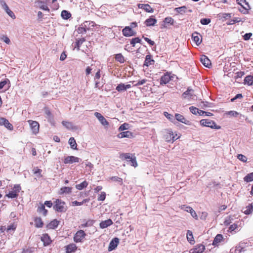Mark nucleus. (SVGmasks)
I'll list each match as a JSON object with an SVG mask.
<instances>
[{"label": "nucleus", "instance_id": "nucleus-30", "mask_svg": "<svg viewBox=\"0 0 253 253\" xmlns=\"http://www.w3.org/2000/svg\"><path fill=\"white\" fill-rule=\"evenodd\" d=\"M95 24L92 21H86L83 23V26L85 27L87 30L94 27Z\"/></svg>", "mask_w": 253, "mask_h": 253}, {"label": "nucleus", "instance_id": "nucleus-15", "mask_svg": "<svg viewBox=\"0 0 253 253\" xmlns=\"http://www.w3.org/2000/svg\"><path fill=\"white\" fill-rule=\"evenodd\" d=\"M119 243V240L118 238H115L113 239L109 244L108 251H112L114 250L117 247Z\"/></svg>", "mask_w": 253, "mask_h": 253}, {"label": "nucleus", "instance_id": "nucleus-24", "mask_svg": "<svg viewBox=\"0 0 253 253\" xmlns=\"http://www.w3.org/2000/svg\"><path fill=\"white\" fill-rule=\"evenodd\" d=\"M113 224V221L111 219H108L107 220L102 221L100 223V227L102 229L105 228Z\"/></svg>", "mask_w": 253, "mask_h": 253}, {"label": "nucleus", "instance_id": "nucleus-46", "mask_svg": "<svg viewBox=\"0 0 253 253\" xmlns=\"http://www.w3.org/2000/svg\"><path fill=\"white\" fill-rule=\"evenodd\" d=\"M8 84L7 89L9 87L10 81L8 79H6L4 81L0 82V89H2L5 85Z\"/></svg>", "mask_w": 253, "mask_h": 253}, {"label": "nucleus", "instance_id": "nucleus-21", "mask_svg": "<svg viewBox=\"0 0 253 253\" xmlns=\"http://www.w3.org/2000/svg\"><path fill=\"white\" fill-rule=\"evenodd\" d=\"M138 7L145 10L146 12L152 13L153 9L148 4H139Z\"/></svg>", "mask_w": 253, "mask_h": 253}, {"label": "nucleus", "instance_id": "nucleus-28", "mask_svg": "<svg viewBox=\"0 0 253 253\" xmlns=\"http://www.w3.org/2000/svg\"><path fill=\"white\" fill-rule=\"evenodd\" d=\"M154 64V60L151 59L150 55H146L145 57L144 66H149Z\"/></svg>", "mask_w": 253, "mask_h": 253}, {"label": "nucleus", "instance_id": "nucleus-22", "mask_svg": "<svg viewBox=\"0 0 253 253\" xmlns=\"http://www.w3.org/2000/svg\"><path fill=\"white\" fill-rule=\"evenodd\" d=\"M117 136L119 138H123L125 137L131 138L133 136V135L132 132L130 131H126L120 132Z\"/></svg>", "mask_w": 253, "mask_h": 253}, {"label": "nucleus", "instance_id": "nucleus-42", "mask_svg": "<svg viewBox=\"0 0 253 253\" xmlns=\"http://www.w3.org/2000/svg\"><path fill=\"white\" fill-rule=\"evenodd\" d=\"M244 180L247 182H250L253 181V172L248 174L244 177Z\"/></svg>", "mask_w": 253, "mask_h": 253}, {"label": "nucleus", "instance_id": "nucleus-7", "mask_svg": "<svg viewBox=\"0 0 253 253\" xmlns=\"http://www.w3.org/2000/svg\"><path fill=\"white\" fill-rule=\"evenodd\" d=\"M94 115L102 126H108L109 125V122L100 113L95 112Z\"/></svg>", "mask_w": 253, "mask_h": 253}, {"label": "nucleus", "instance_id": "nucleus-49", "mask_svg": "<svg viewBox=\"0 0 253 253\" xmlns=\"http://www.w3.org/2000/svg\"><path fill=\"white\" fill-rule=\"evenodd\" d=\"M0 39L3 41L4 42L7 44H9L10 42V41L8 37L4 35H0Z\"/></svg>", "mask_w": 253, "mask_h": 253}, {"label": "nucleus", "instance_id": "nucleus-44", "mask_svg": "<svg viewBox=\"0 0 253 253\" xmlns=\"http://www.w3.org/2000/svg\"><path fill=\"white\" fill-rule=\"evenodd\" d=\"M186 9H187V7L185 6H183L181 7H177V8H175V10L177 12H178L181 14H182L185 13L186 12Z\"/></svg>", "mask_w": 253, "mask_h": 253}, {"label": "nucleus", "instance_id": "nucleus-33", "mask_svg": "<svg viewBox=\"0 0 253 253\" xmlns=\"http://www.w3.org/2000/svg\"><path fill=\"white\" fill-rule=\"evenodd\" d=\"M16 225L14 223L11 224L6 227V232L12 234L16 229Z\"/></svg>", "mask_w": 253, "mask_h": 253}, {"label": "nucleus", "instance_id": "nucleus-34", "mask_svg": "<svg viewBox=\"0 0 253 253\" xmlns=\"http://www.w3.org/2000/svg\"><path fill=\"white\" fill-rule=\"evenodd\" d=\"M244 83L249 85H252L253 84V75L246 76L244 79Z\"/></svg>", "mask_w": 253, "mask_h": 253}, {"label": "nucleus", "instance_id": "nucleus-57", "mask_svg": "<svg viewBox=\"0 0 253 253\" xmlns=\"http://www.w3.org/2000/svg\"><path fill=\"white\" fill-rule=\"evenodd\" d=\"M84 41H85L84 39L83 38V39H80V40H78L76 42V47L77 48L78 50L80 49V47L81 45L82 44V43Z\"/></svg>", "mask_w": 253, "mask_h": 253}, {"label": "nucleus", "instance_id": "nucleus-19", "mask_svg": "<svg viewBox=\"0 0 253 253\" xmlns=\"http://www.w3.org/2000/svg\"><path fill=\"white\" fill-rule=\"evenodd\" d=\"M171 80V77L168 74H165L160 79L161 84H166Z\"/></svg>", "mask_w": 253, "mask_h": 253}, {"label": "nucleus", "instance_id": "nucleus-12", "mask_svg": "<svg viewBox=\"0 0 253 253\" xmlns=\"http://www.w3.org/2000/svg\"><path fill=\"white\" fill-rule=\"evenodd\" d=\"M182 96L184 98L188 100L193 99L195 96L193 90L189 88L182 94Z\"/></svg>", "mask_w": 253, "mask_h": 253}, {"label": "nucleus", "instance_id": "nucleus-64", "mask_svg": "<svg viewBox=\"0 0 253 253\" xmlns=\"http://www.w3.org/2000/svg\"><path fill=\"white\" fill-rule=\"evenodd\" d=\"M128 125L126 123H124L119 128V131H123L127 129V126Z\"/></svg>", "mask_w": 253, "mask_h": 253}, {"label": "nucleus", "instance_id": "nucleus-29", "mask_svg": "<svg viewBox=\"0 0 253 253\" xmlns=\"http://www.w3.org/2000/svg\"><path fill=\"white\" fill-rule=\"evenodd\" d=\"M133 157H134V155L130 153H122L120 154V158L122 160H126L129 162Z\"/></svg>", "mask_w": 253, "mask_h": 253}, {"label": "nucleus", "instance_id": "nucleus-45", "mask_svg": "<svg viewBox=\"0 0 253 253\" xmlns=\"http://www.w3.org/2000/svg\"><path fill=\"white\" fill-rule=\"evenodd\" d=\"M71 16V14L66 10H63L61 12V17L64 19H68Z\"/></svg>", "mask_w": 253, "mask_h": 253}, {"label": "nucleus", "instance_id": "nucleus-6", "mask_svg": "<svg viewBox=\"0 0 253 253\" xmlns=\"http://www.w3.org/2000/svg\"><path fill=\"white\" fill-rule=\"evenodd\" d=\"M28 123L30 126L31 129L33 133L35 134H37L39 131L40 125L36 121L29 120Z\"/></svg>", "mask_w": 253, "mask_h": 253}, {"label": "nucleus", "instance_id": "nucleus-37", "mask_svg": "<svg viewBox=\"0 0 253 253\" xmlns=\"http://www.w3.org/2000/svg\"><path fill=\"white\" fill-rule=\"evenodd\" d=\"M37 211L39 212L42 213L44 215H46L47 212V211L45 209L44 205L42 204H41L39 207Z\"/></svg>", "mask_w": 253, "mask_h": 253}, {"label": "nucleus", "instance_id": "nucleus-52", "mask_svg": "<svg viewBox=\"0 0 253 253\" xmlns=\"http://www.w3.org/2000/svg\"><path fill=\"white\" fill-rule=\"evenodd\" d=\"M93 223L94 221L93 220H88L85 223L82 224L81 226L82 227L91 226L93 225Z\"/></svg>", "mask_w": 253, "mask_h": 253}, {"label": "nucleus", "instance_id": "nucleus-62", "mask_svg": "<svg viewBox=\"0 0 253 253\" xmlns=\"http://www.w3.org/2000/svg\"><path fill=\"white\" fill-rule=\"evenodd\" d=\"M164 22L166 24H170L172 25L173 22V19L170 17H168L165 19Z\"/></svg>", "mask_w": 253, "mask_h": 253}, {"label": "nucleus", "instance_id": "nucleus-17", "mask_svg": "<svg viewBox=\"0 0 253 253\" xmlns=\"http://www.w3.org/2000/svg\"><path fill=\"white\" fill-rule=\"evenodd\" d=\"M131 87V85L130 84H119L116 89L119 92H122L123 91L126 90L127 89L130 88Z\"/></svg>", "mask_w": 253, "mask_h": 253}, {"label": "nucleus", "instance_id": "nucleus-3", "mask_svg": "<svg viewBox=\"0 0 253 253\" xmlns=\"http://www.w3.org/2000/svg\"><path fill=\"white\" fill-rule=\"evenodd\" d=\"M65 202H62L59 199H57L55 202V205L54 206V209L58 212H64L66 210L65 208Z\"/></svg>", "mask_w": 253, "mask_h": 253}, {"label": "nucleus", "instance_id": "nucleus-1", "mask_svg": "<svg viewBox=\"0 0 253 253\" xmlns=\"http://www.w3.org/2000/svg\"><path fill=\"white\" fill-rule=\"evenodd\" d=\"M21 190V187L19 184H15L14 185L12 190L6 195V196L10 198H15L17 197L18 193Z\"/></svg>", "mask_w": 253, "mask_h": 253}, {"label": "nucleus", "instance_id": "nucleus-14", "mask_svg": "<svg viewBox=\"0 0 253 253\" xmlns=\"http://www.w3.org/2000/svg\"><path fill=\"white\" fill-rule=\"evenodd\" d=\"M200 61L201 63L206 67L210 68V67L211 66V61L206 55H202L200 58Z\"/></svg>", "mask_w": 253, "mask_h": 253}, {"label": "nucleus", "instance_id": "nucleus-63", "mask_svg": "<svg viewBox=\"0 0 253 253\" xmlns=\"http://www.w3.org/2000/svg\"><path fill=\"white\" fill-rule=\"evenodd\" d=\"M105 198H106V194L105 192H102L101 193V194L98 196V200L102 201L105 199Z\"/></svg>", "mask_w": 253, "mask_h": 253}, {"label": "nucleus", "instance_id": "nucleus-39", "mask_svg": "<svg viewBox=\"0 0 253 253\" xmlns=\"http://www.w3.org/2000/svg\"><path fill=\"white\" fill-rule=\"evenodd\" d=\"M69 143L73 149H77V143L74 137H71L69 140Z\"/></svg>", "mask_w": 253, "mask_h": 253}, {"label": "nucleus", "instance_id": "nucleus-41", "mask_svg": "<svg viewBox=\"0 0 253 253\" xmlns=\"http://www.w3.org/2000/svg\"><path fill=\"white\" fill-rule=\"evenodd\" d=\"M187 240L190 243V244H193L194 241L193 240V236L192 234V232L190 230L187 231Z\"/></svg>", "mask_w": 253, "mask_h": 253}, {"label": "nucleus", "instance_id": "nucleus-31", "mask_svg": "<svg viewBox=\"0 0 253 253\" xmlns=\"http://www.w3.org/2000/svg\"><path fill=\"white\" fill-rule=\"evenodd\" d=\"M59 221L56 219H54L51 221L47 226V228L49 229H54L56 228L58 224Z\"/></svg>", "mask_w": 253, "mask_h": 253}, {"label": "nucleus", "instance_id": "nucleus-58", "mask_svg": "<svg viewBox=\"0 0 253 253\" xmlns=\"http://www.w3.org/2000/svg\"><path fill=\"white\" fill-rule=\"evenodd\" d=\"M200 22L202 25H208L211 22V19L209 18H203L201 19Z\"/></svg>", "mask_w": 253, "mask_h": 253}, {"label": "nucleus", "instance_id": "nucleus-20", "mask_svg": "<svg viewBox=\"0 0 253 253\" xmlns=\"http://www.w3.org/2000/svg\"><path fill=\"white\" fill-rule=\"evenodd\" d=\"M192 39L197 45H199L202 42L201 36L199 35L198 33H194L192 34Z\"/></svg>", "mask_w": 253, "mask_h": 253}, {"label": "nucleus", "instance_id": "nucleus-56", "mask_svg": "<svg viewBox=\"0 0 253 253\" xmlns=\"http://www.w3.org/2000/svg\"><path fill=\"white\" fill-rule=\"evenodd\" d=\"M237 158L241 161L245 163L247 161V158L244 155L238 154L237 155Z\"/></svg>", "mask_w": 253, "mask_h": 253}, {"label": "nucleus", "instance_id": "nucleus-16", "mask_svg": "<svg viewBox=\"0 0 253 253\" xmlns=\"http://www.w3.org/2000/svg\"><path fill=\"white\" fill-rule=\"evenodd\" d=\"M223 239L222 235L217 234L214 238L212 244L214 246H218L220 243L223 241Z\"/></svg>", "mask_w": 253, "mask_h": 253}, {"label": "nucleus", "instance_id": "nucleus-25", "mask_svg": "<svg viewBox=\"0 0 253 253\" xmlns=\"http://www.w3.org/2000/svg\"><path fill=\"white\" fill-rule=\"evenodd\" d=\"M238 4H240L245 10L250 9V6L246 0H236Z\"/></svg>", "mask_w": 253, "mask_h": 253}, {"label": "nucleus", "instance_id": "nucleus-40", "mask_svg": "<svg viewBox=\"0 0 253 253\" xmlns=\"http://www.w3.org/2000/svg\"><path fill=\"white\" fill-rule=\"evenodd\" d=\"M62 125L69 129H73L74 128V126L73 124L71 122L63 121L62 122Z\"/></svg>", "mask_w": 253, "mask_h": 253}, {"label": "nucleus", "instance_id": "nucleus-5", "mask_svg": "<svg viewBox=\"0 0 253 253\" xmlns=\"http://www.w3.org/2000/svg\"><path fill=\"white\" fill-rule=\"evenodd\" d=\"M86 234L84 232L80 230L77 232L74 237V241L76 242H81L83 240V239L85 237Z\"/></svg>", "mask_w": 253, "mask_h": 253}, {"label": "nucleus", "instance_id": "nucleus-23", "mask_svg": "<svg viewBox=\"0 0 253 253\" xmlns=\"http://www.w3.org/2000/svg\"><path fill=\"white\" fill-rule=\"evenodd\" d=\"M157 22V20L155 18H153V16H151L145 21L144 23L147 26H151L155 25Z\"/></svg>", "mask_w": 253, "mask_h": 253}, {"label": "nucleus", "instance_id": "nucleus-18", "mask_svg": "<svg viewBox=\"0 0 253 253\" xmlns=\"http://www.w3.org/2000/svg\"><path fill=\"white\" fill-rule=\"evenodd\" d=\"M41 241L43 242L44 246H48L51 243V240L47 234H43L42 236Z\"/></svg>", "mask_w": 253, "mask_h": 253}, {"label": "nucleus", "instance_id": "nucleus-26", "mask_svg": "<svg viewBox=\"0 0 253 253\" xmlns=\"http://www.w3.org/2000/svg\"><path fill=\"white\" fill-rule=\"evenodd\" d=\"M65 248L67 253L74 252L77 249V246L75 244H71L66 246Z\"/></svg>", "mask_w": 253, "mask_h": 253}, {"label": "nucleus", "instance_id": "nucleus-61", "mask_svg": "<svg viewBox=\"0 0 253 253\" xmlns=\"http://www.w3.org/2000/svg\"><path fill=\"white\" fill-rule=\"evenodd\" d=\"M189 110L190 112L195 115L198 114V113L199 112V109L195 107L192 106L189 108Z\"/></svg>", "mask_w": 253, "mask_h": 253}, {"label": "nucleus", "instance_id": "nucleus-54", "mask_svg": "<svg viewBox=\"0 0 253 253\" xmlns=\"http://www.w3.org/2000/svg\"><path fill=\"white\" fill-rule=\"evenodd\" d=\"M141 41L139 38H133L130 41V44L134 47L136 43H140Z\"/></svg>", "mask_w": 253, "mask_h": 253}, {"label": "nucleus", "instance_id": "nucleus-55", "mask_svg": "<svg viewBox=\"0 0 253 253\" xmlns=\"http://www.w3.org/2000/svg\"><path fill=\"white\" fill-rule=\"evenodd\" d=\"M130 162V165L131 166L136 168V167H137L138 165H137V161H136V157L134 156V157H133L131 159H130L129 160V161Z\"/></svg>", "mask_w": 253, "mask_h": 253}, {"label": "nucleus", "instance_id": "nucleus-53", "mask_svg": "<svg viewBox=\"0 0 253 253\" xmlns=\"http://www.w3.org/2000/svg\"><path fill=\"white\" fill-rule=\"evenodd\" d=\"M88 201V200L87 199H84V200L82 202H79L78 201H73L72 202V206H81L83 204L87 202Z\"/></svg>", "mask_w": 253, "mask_h": 253}, {"label": "nucleus", "instance_id": "nucleus-13", "mask_svg": "<svg viewBox=\"0 0 253 253\" xmlns=\"http://www.w3.org/2000/svg\"><path fill=\"white\" fill-rule=\"evenodd\" d=\"M175 118L178 122H180L185 125H190V121L186 119L183 115L180 114L176 113L175 114Z\"/></svg>", "mask_w": 253, "mask_h": 253}, {"label": "nucleus", "instance_id": "nucleus-10", "mask_svg": "<svg viewBox=\"0 0 253 253\" xmlns=\"http://www.w3.org/2000/svg\"><path fill=\"white\" fill-rule=\"evenodd\" d=\"M205 250V246L202 244H198L195 246L194 248L191 249L189 251L190 253H203Z\"/></svg>", "mask_w": 253, "mask_h": 253}, {"label": "nucleus", "instance_id": "nucleus-51", "mask_svg": "<svg viewBox=\"0 0 253 253\" xmlns=\"http://www.w3.org/2000/svg\"><path fill=\"white\" fill-rule=\"evenodd\" d=\"M164 115L167 119H168L171 122H174V121H175L174 117L171 114H170L167 112H165Z\"/></svg>", "mask_w": 253, "mask_h": 253}, {"label": "nucleus", "instance_id": "nucleus-4", "mask_svg": "<svg viewBox=\"0 0 253 253\" xmlns=\"http://www.w3.org/2000/svg\"><path fill=\"white\" fill-rule=\"evenodd\" d=\"M179 137V136H177V134H175L174 135L173 132L170 129L167 130V134L165 135V138L167 142H172L177 139Z\"/></svg>", "mask_w": 253, "mask_h": 253}, {"label": "nucleus", "instance_id": "nucleus-38", "mask_svg": "<svg viewBox=\"0 0 253 253\" xmlns=\"http://www.w3.org/2000/svg\"><path fill=\"white\" fill-rule=\"evenodd\" d=\"M253 211V206L250 204L248 206H247L245 209L244 211V213L246 214H249L251 213Z\"/></svg>", "mask_w": 253, "mask_h": 253}, {"label": "nucleus", "instance_id": "nucleus-8", "mask_svg": "<svg viewBox=\"0 0 253 253\" xmlns=\"http://www.w3.org/2000/svg\"><path fill=\"white\" fill-rule=\"evenodd\" d=\"M181 209L189 212L191 216L196 219H198V216L195 211L190 207L186 205H182L180 206Z\"/></svg>", "mask_w": 253, "mask_h": 253}, {"label": "nucleus", "instance_id": "nucleus-35", "mask_svg": "<svg viewBox=\"0 0 253 253\" xmlns=\"http://www.w3.org/2000/svg\"><path fill=\"white\" fill-rule=\"evenodd\" d=\"M43 222L41 218L36 217L35 219V225L36 227L41 228L43 226Z\"/></svg>", "mask_w": 253, "mask_h": 253}, {"label": "nucleus", "instance_id": "nucleus-60", "mask_svg": "<svg viewBox=\"0 0 253 253\" xmlns=\"http://www.w3.org/2000/svg\"><path fill=\"white\" fill-rule=\"evenodd\" d=\"M4 126H5V127H6L7 128L10 130L13 129V127L12 125L9 122V121L7 119H6L5 123Z\"/></svg>", "mask_w": 253, "mask_h": 253}, {"label": "nucleus", "instance_id": "nucleus-9", "mask_svg": "<svg viewBox=\"0 0 253 253\" xmlns=\"http://www.w3.org/2000/svg\"><path fill=\"white\" fill-rule=\"evenodd\" d=\"M81 159L78 157L71 156H67L64 159V163L65 164H73L74 163H79Z\"/></svg>", "mask_w": 253, "mask_h": 253}, {"label": "nucleus", "instance_id": "nucleus-27", "mask_svg": "<svg viewBox=\"0 0 253 253\" xmlns=\"http://www.w3.org/2000/svg\"><path fill=\"white\" fill-rule=\"evenodd\" d=\"M72 192V188L69 187H63L60 189L58 193L60 195L70 194Z\"/></svg>", "mask_w": 253, "mask_h": 253}, {"label": "nucleus", "instance_id": "nucleus-50", "mask_svg": "<svg viewBox=\"0 0 253 253\" xmlns=\"http://www.w3.org/2000/svg\"><path fill=\"white\" fill-rule=\"evenodd\" d=\"M0 4L1 5V7L5 10V12H6L9 9L7 4L4 0H0Z\"/></svg>", "mask_w": 253, "mask_h": 253}, {"label": "nucleus", "instance_id": "nucleus-11", "mask_svg": "<svg viewBox=\"0 0 253 253\" xmlns=\"http://www.w3.org/2000/svg\"><path fill=\"white\" fill-rule=\"evenodd\" d=\"M123 34L125 37H130L134 36L135 33L132 30L131 28L126 26L122 30Z\"/></svg>", "mask_w": 253, "mask_h": 253}, {"label": "nucleus", "instance_id": "nucleus-32", "mask_svg": "<svg viewBox=\"0 0 253 253\" xmlns=\"http://www.w3.org/2000/svg\"><path fill=\"white\" fill-rule=\"evenodd\" d=\"M37 5L42 9L49 11V9L46 4H44L43 1H38L37 2Z\"/></svg>", "mask_w": 253, "mask_h": 253}, {"label": "nucleus", "instance_id": "nucleus-59", "mask_svg": "<svg viewBox=\"0 0 253 253\" xmlns=\"http://www.w3.org/2000/svg\"><path fill=\"white\" fill-rule=\"evenodd\" d=\"M44 113L45 115H46V118L49 120H50L52 118V115L50 111L47 108H45L44 110Z\"/></svg>", "mask_w": 253, "mask_h": 253}, {"label": "nucleus", "instance_id": "nucleus-47", "mask_svg": "<svg viewBox=\"0 0 253 253\" xmlns=\"http://www.w3.org/2000/svg\"><path fill=\"white\" fill-rule=\"evenodd\" d=\"M116 60L121 63H123L125 61L124 57L122 54H117L115 56Z\"/></svg>", "mask_w": 253, "mask_h": 253}, {"label": "nucleus", "instance_id": "nucleus-36", "mask_svg": "<svg viewBox=\"0 0 253 253\" xmlns=\"http://www.w3.org/2000/svg\"><path fill=\"white\" fill-rule=\"evenodd\" d=\"M88 185V182L86 181H84L80 184H77L76 185V188L79 190H81L84 188L87 187Z\"/></svg>", "mask_w": 253, "mask_h": 253}, {"label": "nucleus", "instance_id": "nucleus-43", "mask_svg": "<svg viewBox=\"0 0 253 253\" xmlns=\"http://www.w3.org/2000/svg\"><path fill=\"white\" fill-rule=\"evenodd\" d=\"M42 171V169H39L37 167L34 168L33 169V172L34 174H35L39 178L41 177L42 176V175L41 174Z\"/></svg>", "mask_w": 253, "mask_h": 253}, {"label": "nucleus", "instance_id": "nucleus-2", "mask_svg": "<svg viewBox=\"0 0 253 253\" xmlns=\"http://www.w3.org/2000/svg\"><path fill=\"white\" fill-rule=\"evenodd\" d=\"M200 124L204 126L209 127L211 128L219 129L220 126H216L215 123L211 120L208 119H202L200 121Z\"/></svg>", "mask_w": 253, "mask_h": 253}, {"label": "nucleus", "instance_id": "nucleus-48", "mask_svg": "<svg viewBox=\"0 0 253 253\" xmlns=\"http://www.w3.org/2000/svg\"><path fill=\"white\" fill-rule=\"evenodd\" d=\"M86 31V29L83 26V23H82L77 29V31L79 34L85 33Z\"/></svg>", "mask_w": 253, "mask_h": 253}]
</instances>
